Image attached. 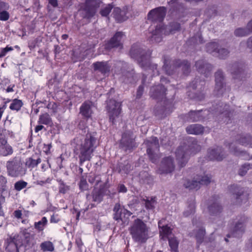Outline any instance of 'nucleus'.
<instances>
[{
  "mask_svg": "<svg viewBox=\"0 0 252 252\" xmlns=\"http://www.w3.org/2000/svg\"><path fill=\"white\" fill-rule=\"evenodd\" d=\"M82 124H79L80 129H82V132L87 131L84 140H81L79 137L74 138V142L76 143L75 150L79 151V164L82 166L86 161H90L93 156V153L98 145L97 133L96 132H89L88 127H81Z\"/></svg>",
  "mask_w": 252,
  "mask_h": 252,
  "instance_id": "f257e3e1",
  "label": "nucleus"
},
{
  "mask_svg": "<svg viewBox=\"0 0 252 252\" xmlns=\"http://www.w3.org/2000/svg\"><path fill=\"white\" fill-rule=\"evenodd\" d=\"M129 54L130 57L136 60L140 66L145 70H151L154 75H158L159 71L157 69V64H152L150 61V54L138 45L132 46Z\"/></svg>",
  "mask_w": 252,
  "mask_h": 252,
  "instance_id": "f03ea898",
  "label": "nucleus"
},
{
  "mask_svg": "<svg viewBox=\"0 0 252 252\" xmlns=\"http://www.w3.org/2000/svg\"><path fill=\"white\" fill-rule=\"evenodd\" d=\"M201 149V146L197 140L194 138H189L187 143L179 146L176 150L175 154L176 159L181 167H184L187 163L189 157L195 154Z\"/></svg>",
  "mask_w": 252,
  "mask_h": 252,
  "instance_id": "7ed1b4c3",
  "label": "nucleus"
},
{
  "mask_svg": "<svg viewBox=\"0 0 252 252\" xmlns=\"http://www.w3.org/2000/svg\"><path fill=\"white\" fill-rule=\"evenodd\" d=\"M149 228L141 219L133 220L129 228V231L133 240L137 243H145L148 238Z\"/></svg>",
  "mask_w": 252,
  "mask_h": 252,
  "instance_id": "20e7f679",
  "label": "nucleus"
},
{
  "mask_svg": "<svg viewBox=\"0 0 252 252\" xmlns=\"http://www.w3.org/2000/svg\"><path fill=\"white\" fill-rule=\"evenodd\" d=\"M166 88L162 84L153 86L150 91V95L153 99L156 100L158 102H163L165 105L161 110L158 108V106H156L155 108V114L160 116L161 117L166 115V107L169 102L166 98Z\"/></svg>",
  "mask_w": 252,
  "mask_h": 252,
  "instance_id": "39448f33",
  "label": "nucleus"
},
{
  "mask_svg": "<svg viewBox=\"0 0 252 252\" xmlns=\"http://www.w3.org/2000/svg\"><path fill=\"white\" fill-rule=\"evenodd\" d=\"M177 67L181 68L185 74H188L190 71V64L186 60H180L171 61L169 58L164 57L163 70L168 75L172 74Z\"/></svg>",
  "mask_w": 252,
  "mask_h": 252,
  "instance_id": "423d86ee",
  "label": "nucleus"
},
{
  "mask_svg": "<svg viewBox=\"0 0 252 252\" xmlns=\"http://www.w3.org/2000/svg\"><path fill=\"white\" fill-rule=\"evenodd\" d=\"M8 175L13 177L23 176L27 171V168L19 157H15L6 162Z\"/></svg>",
  "mask_w": 252,
  "mask_h": 252,
  "instance_id": "0eeeda50",
  "label": "nucleus"
},
{
  "mask_svg": "<svg viewBox=\"0 0 252 252\" xmlns=\"http://www.w3.org/2000/svg\"><path fill=\"white\" fill-rule=\"evenodd\" d=\"M143 144L146 146L147 153L150 160L153 163H157L159 158L158 153L159 148L158 138L156 137H151L146 139Z\"/></svg>",
  "mask_w": 252,
  "mask_h": 252,
  "instance_id": "6e6552de",
  "label": "nucleus"
},
{
  "mask_svg": "<svg viewBox=\"0 0 252 252\" xmlns=\"http://www.w3.org/2000/svg\"><path fill=\"white\" fill-rule=\"evenodd\" d=\"M113 219L118 222H121L124 225L127 224L129 221V218L132 213L125 209L124 206H121L119 203H116L113 209Z\"/></svg>",
  "mask_w": 252,
  "mask_h": 252,
  "instance_id": "1a4fd4ad",
  "label": "nucleus"
},
{
  "mask_svg": "<svg viewBox=\"0 0 252 252\" xmlns=\"http://www.w3.org/2000/svg\"><path fill=\"white\" fill-rule=\"evenodd\" d=\"M125 35L122 32H117L105 44L104 48L108 51H111L123 48V42Z\"/></svg>",
  "mask_w": 252,
  "mask_h": 252,
  "instance_id": "9d476101",
  "label": "nucleus"
},
{
  "mask_svg": "<svg viewBox=\"0 0 252 252\" xmlns=\"http://www.w3.org/2000/svg\"><path fill=\"white\" fill-rule=\"evenodd\" d=\"M121 103L114 99H110L107 101V109L109 113L110 121L115 123L116 119L119 117L121 112Z\"/></svg>",
  "mask_w": 252,
  "mask_h": 252,
  "instance_id": "9b49d317",
  "label": "nucleus"
},
{
  "mask_svg": "<svg viewBox=\"0 0 252 252\" xmlns=\"http://www.w3.org/2000/svg\"><path fill=\"white\" fill-rule=\"evenodd\" d=\"M175 165L174 159L171 156L163 158L160 162L158 170L159 174H167L173 172L175 169Z\"/></svg>",
  "mask_w": 252,
  "mask_h": 252,
  "instance_id": "f8f14e48",
  "label": "nucleus"
},
{
  "mask_svg": "<svg viewBox=\"0 0 252 252\" xmlns=\"http://www.w3.org/2000/svg\"><path fill=\"white\" fill-rule=\"evenodd\" d=\"M135 146V136L132 132L126 131L124 132L120 142L121 148L127 151L132 150Z\"/></svg>",
  "mask_w": 252,
  "mask_h": 252,
  "instance_id": "ddd939ff",
  "label": "nucleus"
},
{
  "mask_svg": "<svg viewBox=\"0 0 252 252\" xmlns=\"http://www.w3.org/2000/svg\"><path fill=\"white\" fill-rule=\"evenodd\" d=\"M246 219L244 217L241 218L239 220L235 222L234 225L231 229L230 233L227 235V237L240 238L245 231Z\"/></svg>",
  "mask_w": 252,
  "mask_h": 252,
  "instance_id": "4468645a",
  "label": "nucleus"
},
{
  "mask_svg": "<svg viewBox=\"0 0 252 252\" xmlns=\"http://www.w3.org/2000/svg\"><path fill=\"white\" fill-rule=\"evenodd\" d=\"M228 70L233 75L235 79H242L245 75L244 65L242 63L235 62L228 66Z\"/></svg>",
  "mask_w": 252,
  "mask_h": 252,
  "instance_id": "2eb2a0df",
  "label": "nucleus"
},
{
  "mask_svg": "<svg viewBox=\"0 0 252 252\" xmlns=\"http://www.w3.org/2000/svg\"><path fill=\"white\" fill-rule=\"evenodd\" d=\"M166 14V8L159 7L151 10L148 14V19L152 22L161 23Z\"/></svg>",
  "mask_w": 252,
  "mask_h": 252,
  "instance_id": "dca6fc26",
  "label": "nucleus"
},
{
  "mask_svg": "<svg viewBox=\"0 0 252 252\" xmlns=\"http://www.w3.org/2000/svg\"><path fill=\"white\" fill-rule=\"evenodd\" d=\"M209 110H198L190 111L188 114L185 115L184 119L187 122L199 121L205 118L206 116L208 115Z\"/></svg>",
  "mask_w": 252,
  "mask_h": 252,
  "instance_id": "f3484780",
  "label": "nucleus"
},
{
  "mask_svg": "<svg viewBox=\"0 0 252 252\" xmlns=\"http://www.w3.org/2000/svg\"><path fill=\"white\" fill-rule=\"evenodd\" d=\"M19 244L25 247L30 245L33 239V235L31 234L28 229H22L19 234L15 235Z\"/></svg>",
  "mask_w": 252,
  "mask_h": 252,
  "instance_id": "a211bd4d",
  "label": "nucleus"
},
{
  "mask_svg": "<svg viewBox=\"0 0 252 252\" xmlns=\"http://www.w3.org/2000/svg\"><path fill=\"white\" fill-rule=\"evenodd\" d=\"M223 149L221 147L209 148L207 151V158L210 160L220 161L225 158Z\"/></svg>",
  "mask_w": 252,
  "mask_h": 252,
  "instance_id": "6ab92c4d",
  "label": "nucleus"
},
{
  "mask_svg": "<svg viewBox=\"0 0 252 252\" xmlns=\"http://www.w3.org/2000/svg\"><path fill=\"white\" fill-rule=\"evenodd\" d=\"M229 106L226 104L222 102H218L215 104H213L211 111L215 114H220L223 115L226 118H230L232 116L231 111L229 109Z\"/></svg>",
  "mask_w": 252,
  "mask_h": 252,
  "instance_id": "aec40b11",
  "label": "nucleus"
},
{
  "mask_svg": "<svg viewBox=\"0 0 252 252\" xmlns=\"http://www.w3.org/2000/svg\"><path fill=\"white\" fill-rule=\"evenodd\" d=\"M208 209L211 216H217L222 211V207L217 196H214L210 200Z\"/></svg>",
  "mask_w": 252,
  "mask_h": 252,
  "instance_id": "412c9836",
  "label": "nucleus"
},
{
  "mask_svg": "<svg viewBox=\"0 0 252 252\" xmlns=\"http://www.w3.org/2000/svg\"><path fill=\"white\" fill-rule=\"evenodd\" d=\"M195 65L197 71L206 77L210 76L213 69V66L204 60H198L195 63Z\"/></svg>",
  "mask_w": 252,
  "mask_h": 252,
  "instance_id": "4be33fe9",
  "label": "nucleus"
},
{
  "mask_svg": "<svg viewBox=\"0 0 252 252\" xmlns=\"http://www.w3.org/2000/svg\"><path fill=\"white\" fill-rule=\"evenodd\" d=\"M164 29L161 23L157 25L155 30L150 33L148 36V39L152 43L160 42L162 39V35L164 34Z\"/></svg>",
  "mask_w": 252,
  "mask_h": 252,
  "instance_id": "5701e85b",
  "label": "nucleus"
},
{
  "mask_svg": "<svg viewBox=\"0 0 252 252\" xmlns=\"http://www.w3.org/2000/svg\"><path fill=\"white\" fill-rule=\"evenodd\" d=\"M92 65L94 71H98L103 75L109 73L111 69V65L108 62H96L93 63Z\"/></svg>",
  "mask_w": 252,
  "mask_h": 252,
  "instance_id": "b1692460",
  "label": "nucleus"
},
{
  "mask_svg": "<svg viewBox=\"0 0 252 252\" xmlns=\"http://www.w3.org/2000/svg\"><path fill=\"white\" fill-rule=\"evenodd\" d=\"M22 246L19 244V241L16 239L14 236L7 239L6 250L8 252H19V248Z\"/></svg>",
  "mask_w": 252,
  "mask_h": 252,
  "instance_id": "393cba45",
  "label": "nucleus"
},
{
  "mask_svg": "<svg viewBox=\"0 0 252 252\" xmlns=\"http://www.w3.org/2000/svg\"><path fill=\"white\" fill-rule=\"evenodd\" d=\"M121 79L126 84H130L136 82L138 80V78L137 75L135 74L134 71L132 69L130 71L123 72Z\"/></svg>",
  "mask_w": 252,
  "mask_h": 252,
  "instance_id": "a878e982",
  "label": "nucleus"
},
{
  "mask_svg": "<svg viewBox=\"0 0 252 252\" xmlns=\"http://www.w3.org/2000/svg\"><path fill=\"white\" fill-rule=\"evenodd\" d=\"M112 14L116 20L119 23L123 22L128 18V16L126 15V10H121L119 7H115L114 8Z\"/></svg>",
  "mask_w": 252,
  "mask_h": 252,
  "instance_id": "bb28decb",
  "label": "nucleus"
},
{
  "mask_svg": "<svg viewBox=\"0 0 252 252\" xmlns=\"http://www.w3.org/2000/svg\"><path fill=\"white\" fill-rule=\"evenodd\" d=\"M186 131L188 134L199 135L202 134L204 130V127L200 124H192L188 126Z\"/></svg>",
  "mask_w": 252,
  "mask_h": 252,
  "instance_id": "cd10ccee",
  "label": "nucleus"
},
{
  "mask_svg": "<svg viewBox=\"0 0 252 252\" xmlns=\"http://www.w3.org/2000/svg\"><path fill=\"white\" fill-rule=\"evenodd\" d=\"M92 103L89 101L84 102L80 108V113L85 118L91 117L92 110L91 108Z\"/></svg>",
  "mask_w": 252,
  "mask_h": 252,
  "instance_id": "c85d7f7f",
  "label": "nucleus"
},
{
  "mask_svg": "<svg viewBox=\"0 0 252 252\" xmlns=\"http://www.w3.org/2000/svg\"><path fill=\"white\" fill-rule=\"evenodd\" d=\"M163 29H164V35L173 34L180 30V25L177 22H172L165 27L163 26Z\"/></svg>",
  "mask_w": 252,
  "mask_h": 252,
  "instance_id": "c756f323",
  "label": "nucleus"
},
{
  "mask_svg": "<svg viewBox=\"0 0 252 252\" xmlns=\"http://www.w3.org/2000/svg\"><path fill=\"white\" fill-rule=\"evenodd\" d=\"M229 88L226 86V83L215 84L214 90V95L217 96H222Z\"/></svg>",
  "mask_w": 252,
  "mask_h": 252,
  "instance_id": "7c9ffc66",
  "label": "nucleus"
},
{
  "mask_svg": "<svg viewBox=\"0 0 252 252\" xmlns=\"http://www.w3.org/2000/svg\"><path fill=\"white\" fill-rule=\"evenodd\" d=\"M184 186L189 190H197L200 188L197 177H194L192 180H186L184 183Z\"/></svg>",
  "mask_w": 252,
  "mask_h": 252,
  "instance_id": "2f4dec72",
  "label": "nucleus"
},
{
  "mask_svg": "<svg viewBox=\"0 0 252 252\" xmlns=\"http://www.w3.org/2000/svg\"><path fill=\"white\" fill-rule=\"evenodd\" d=\"M161 222L159 221L158 223V227L159 229L160 236H161V239L165 240V238H168V236L171 234L172 229L167 225L161 226Z\"/></svg>",
  "mask_w": 252,
  "mask_h": 252,
  "instance_id": "473e14b6",
  "label": "nucleus"
},
{
  "mask_svg": "<svg viewBox=\"0 0 252 252\" xmlns=\"http://www.w3.org/2000/svg\"><path fill=\"white\" fill-rule=\"evenodd\" d=\"M79 14L83 18L90 19L95 13V10L92 8L84 7L79 11Z\"/></svg>",
  "mask_w": 252,
  "mask_h": 252,
  "instance_id": "72a5a7b5",
  "label": "nucleus"
},
{
  "mask_svg": "<svg viewBox=\"0 0 252 252\" xmlns=\"http://www.w3.org/2000/svg\"><path fill=\"white\" fill-rule=\"evenodd\" d=\"M119 173L121 174H128L131 170V165L127 161L120 163L117 167Z\"/></svg>",
  "mask_w": 252,
  "mask_h": 252,
  "instance_id": "f704fd0d",
  "label": "nucleus"
},
{
  "mask_svg": "<svg viewBox=\"0 0 252 252\" xmlns=\"http://www.w3.org/2000/svg\"><path fill=\"white\" fill-rule=\"evenodd\" d=\"M219 47H220V45L218 43L212 42L206 44V50L208 53L212 54L214 56H215Z\"/></svg>",
  "mask_w": 252,
  "mask_h": 252,
  "instance_id": "c9c22d12",
  "label": "nucleus"
},
{
  "mask_svg": "<svg viewBox=\"0 0 252 252\" xmlns=\"http://www.w3.org/2000/svg\"><path fill=\"white\" fill-rule=\"evenodd\" d=\"M215 84L225 83V74L222 69H218L214 74Z\"/></svg>",
  "mask_w": 252,
  "mask_h": 252,
  "instance_id": "e433bc0d",
  "label": "nucleus"
},
{
  "mask_svg": "<svg viewBox=\"0 0 252 252\" xmlns=\"http://www.w3.org/2000/svg\"><path fill=\"white\" fill-rule=\"evenodd\" d=\"M230 190L232 193L233 197L236 199V202L240 203L241 202V197L243 195L242 191L239 189L236 186L230 187Z\"/></svg>",
  "mask_w": 252,
  "mask_h": 252,
  "instance_id": "4c0bfd02",
  "label": "nucleus"
},
{
  "mask_svg": "<svg viewBox=\"0 0 252 252\" xmlns=\"http://www.w3.org/2000/svg\"><path fill=\"white\" fill-rule=\"evenodd\" d=\"M180 0H167V3L169 5L173 7L175 10L179 13L183 12L184 10L183 5L180 2Z\"/></svg>",
  "mask_w": 252,
  "mask_h": 252,
  "instance_id": "58836bf2",
  "label": "nucleus"
},
{
  "mask_svg": "<svg viewBox=\"0 0 252 252\" xmlns=\"http://www.w3.org/2000/svg\"><path fill=\"white\" fill-rule=\"evenodd\" d=\"M195 202L193 199H192L190 202H189L188 206L186 210L184 212V216L185 217H188L192 215L195 212Z\"/></svg>",
  "mask_w": 252,
  "mask_h": 252,
  "instance_id": "ea45409f",
  "label": "nucleus"
},
{
  "mask_svg": "<svg viewBox=\"0 0 252 252\" xmlns=\"http://www.w3.org/2000/svg\"><path fill=\"white\" fill-rule=\"evenodd\" d=\"M13 153L12 147L8 143L0 146V155L3 156H7Z\"/></svg>",
  "mask_w": 252,
  "mask_h": 252,
  "instance_id": "a19ab883",
  "label": "nucleus"
},
{
  "mask_svg": "<svg viewBox=\"0 0 252 252\" xmlns=\"http://www.w3.org/2000/svg\"><path fill=\"white\" fill-rule=\"evenodd\" d=\"M93 201L100 203L103 199V193L101 189L94 190L92 192Z\"/></svg>",
  "mask_w": 252,
  "mask_h": 252,
  "instance_id": "79ce46f5",
  "label": "nucleus"
},
{
  "mask_svg": "<svg viewBox=\"0 0 252 252\" xmlns=\"http://www.w3.org/2000/svg\"><path fill=\"white\" fill-rule=\"evenodd\" d=\"M41 250L43 252H53L54 250V246L53 244L50 241H44L40 245Z\"/></svg>",
  "mask_w": 252,
  "mask_h": 252,
  "instance_id": "37998d69",
  "label": "nucleus"
},
{
  "mask_svg": "<svg viewBox=\"0 0 252 252\" xmlns=\"http://www.w3.org/2000/svg\"><path fill=\"white\" fill-rule=\"evenodd\" d=\"M229 54V51L228 49L221 47L220 46L218 51L215 55L216 57H218L220 59H225L228 57Z\"/></svg>",
  "mask_w": 252,
  "mask_h": 252,
  "instance_id": "c03bdc74",
  "label": "nucleus"
},
{
  "mask_svg": "<svg viewBox=\"0 0 252 252\" xmlns=\"http://www.w3.org/2000/svg\"><path fill=\"white\" fill-rule=\"evenodd\" d=\"M236 142L244 146L251 145L252 144V136L250 135L242 136L236 140Z\"/></svg>",
  "mask_w": 252,
  "mask_h": 252,
  "instance_id": "a18cd8bd",
  "label": "nucleus"
},
{
  "mask_svg": "<svg viewBox=\"0 0 252 252\" xmlns=\"http://www.w3.org/2000/svg\"><path fill=\"white\" fill-rule=\"evenodd\" d=\"M41 162V159L38 158L36 159H33L32 158H29L26 159L25 164V167L33 168L36 166L39 163Z\"/></svg>",
  "mask_w": 252,
  "mask_h": 252,
  "instance_id": "49530a36",
  "label": "nucleus"
},
{
  "mask_svg": "<svg viewBox=\"0 0 252 252\" xmlns=\"http://www.w3.org/2000/svg\"><path fill=\"white\" fill-rule=\"evenodd\" d=\"M205 231L203 228L198 230L196 234V239L198 244H201L204 242H207V238H205Z\"/></svg>",
  "mask_w": 252,
  "mask_h": 252,
  "instance_id": "de8ad7c7",
  "label": "nucleus"
},
{
  "mask_svg": "<svg viewBox=\"0 0 252 252\" xmlns=\"http://www.w3.org/2000/svg\"><path fill=\"white\" fill-rule=\"evenodd\" d=\"M200 186L201 185H207L210 183L211 181V176L207 174L204 176H197Z\"/></svg>",
  "mask_w": 252,
  "mask_h": 252,
  "instance_id": "09e8293b",
  "label": "nucleus"
},
{
  "mask_svg": "<svg viewBox=\"0 0 252 252\" xmlns=\"http://www.w3.org/2000/svg\"><path fill=\"white\" fill-rule=\"evenodd\" d=\"M57 181L59 183V192L60 193L65 194L69 190V186L66 185L62 179H58Z\"/></svg>",
  "mask_w": 252,
  "mask_h": 252,
  "instance_id": "8fccbe9b",
  "label": "nucleus"
},
{
  "mask_svg": "<svg viewBox=\"0 0 252 252\" xmlns=\"http://www.w3.org/2000/svg\"><path fill=\"white\" fill-rule=\"evenodd\" d=\"M145 202V207L148 210H153L155 208V205L156 204L155 198L151 197L146 199H143Z\"/></svg>",
  "mask_w": 252,
  "mask_h": 252,
  "instance_id": "3c124183",
  "label": "nucleus"
},
{
  "mask_svg": "<svg viewBox=\"0 0 252 252\" xmlns=\"http://www.w3.org/2000/svg\"><path fill=\"white\" fill-rule=\"evenodd\" d=\"M47 220L45 217H44L41 219V220L34 223V228L38 231H42L43 230L44 227L47 224Z\"/></svg>",
  "mask_w": 252,
  "mask_h": 252,
  "instance_id": "603ef678",
  "label": "nucleus"
},
{
  "mask_svg": "<svg viewBox=\"0 0 252 252\" xmlns=\"http://www.w3.org/2000/svg\"><path fill=\"white\" fill-rule=\"evenodd\" d=\"M22 100L18 99H14L12 100L10 105V109L12 110L19 111L23 106Z\"/></svg>",
  "mask_w": 252,
  "mask_h": 252,
  "instance_id": "864d4df0",
  "label": "nucleus"
},
{
  "mask_svg": "<svg viewBox=\"0 0 252 252\" xmlns=\"http://www.w3.org/2000/svg\"><path fill=\"white\" fill-rule=\"evenodd\" d=\"M139 175L140 180L144 183L149 184L152 180V178L146 171H143L140 172Z\"/></svg>",
  "mask_w": 252,
  "mask_h": 252,
  "instance_id": "5fc2aeb1",
  "label": "nucleus"
},
{
  "mask_svg": "<svg viewBox=\"0 0 252 252\" xmlns=\"http://www.w3.org/2000/svg\"><path fill=\"white\" fill-rule=\"evenodd\" d=\"M169 245L172 252H178L179 242L176 238H168Z\"/></svg>",
  "mask_w": 252,
  "mask_h": 252,
  "instance_id": "6e6d98bb",
  "label": "nucleus"
},
{
  "mask_svg": "<svg viewBox=\"0 0 252 252\" xmlns=\"http://www.w3.org/2000/svg\"><path fill=\"white\" fill-rule=\"evenodd\" d=\"M252 168V164L246 162L242 165L239 170V174L240 176H244L247 173L248 171Z\"/></svg>",
  "mask_w": 252,
  "mask_h": 252,
  "instance_id": "4d7b16f0",
  "label": "nucleus"
},
{
  "mask_svg": "<svg viewBox=\"0 0 252 252\" xmlns=\"http://www.w3.org/2000/svg\"><path fill=\"white\" fill-rule=\"evenodd\" d=\"M234 34L236 36L242 37L247 36L250 34V32H248L247 28H239L235 30Z\"/></svg>",
  "mask_w": 252,
  "mask_h": 252,
  "instance_id": "13d9d810",
  "label": "nucleus"
},
{
  "mask_svg": "<svg viewBox=\"0 0 252 252\" xmlns=\"http://www.w3.org/2000/svg\"><path fill=\"white\" fill-rule=\"evenodd\" d=\"M51 122V119L47 113L40 116L38 123L44 125H49Z\"/></svg>",
  "mask_w": 252,
  "mask_h": 252,
  "instance_id": "bf43d9fd",
  "label": "nucleus"
},
{
  "mask_svg": "<svg viewBox=\"0 0 252 252\" xmlns=\"http://www.w3.org/2000/svg\"><path fill=\"white\" fill-rule=\"evenodd\" d=\"M114 5L112 3L106 5L105 7H102L100 11V13L102 16L107 17L110 13Z\"/></svg>",
  "mask_w": 252,
  "mask_h": 252,
  "instance_id": "052dcab7",
  "label": "nucleus"
},
{
  "mask_svg": "<svg viewBox=\"0 0 252 252\" xmlns=\"http://www.w3.org/2000/svg\"><path fill=\"white\" fill-rule=\"evenodd\" d=\"M217 13V8L214 6L208 8L205 11L206 15L210 18L216 16Z\"/></svg>",
  "mask_w": 252,
  "mask_h": 252,
  "instance_id": "680f3d73",
  "label": "nucleus"
},
{
  "mask_svg": "<svg viewBox=\"0 0 252 252\" xmlns=\"http://www.w3.org/2000/svg\"><path fill=\"white\" fill-rule=\"evenodd\" d=\"M7 179L2 175H0V192L3 193L6 189Z\"/></svg>",
  "mask_w": 252,
  "mask_h": 252,
  "instance_id": "e2e57ef3",
  "label": "nucleus"
},
{
  "mask_svg": "<svg viewBox=\"0 0 252 252\" xmlns=\"http://www.w3.org/2000/svg\"><path fill=\"white\" fill-rule=\"evenodd\" d=\"M27 184L26 182L23 180L17 181L14 184V189L17 191H20L26 188Z\"/></svg>",
  "mask_w": 252,
  "mask_h": 252,
  "instance_id": "0e129e2a",
  "label": "nucleus"
},
{
  "mask_svg": "<svg viewBox=\"0 0 252 252\" xmlns=\"http://www.w3.org/2000/svg\"><path fill=\"white\" fill-rule=\"evenodd\" d=\"M97 6V0H86L85 7L92 8L95 10Z\"/></svg>",
  "mask_w": 252,
  "mask_h": 252,
  "instance_id": "69168bd1",
  "label": "nucleus"
},
{
  "mask_svg": "<svg viewBox=\"0 0 252 252\" xmlns=\"http://www.w3.org/2000/svg\"><path fill=\"white\" fill-rule=\"evenodd\" d=\"M6 143H7V142L5 138V135L3 133V130L0 129V146H3L4 144Z\"/></svg>",
  "mask_w": 252,
  "mask_h": 252,
  "instance_id": "338daca9",
  "label": "nucleus"
},
{
  "mask_svg": "<svg viewBox=\"0 0 252 252\" xmlns=\"http://www.w3.org/2000/svg\"><path fill=\"white\" fill-rule=\"evenodd\" d=\"M88 181L92 184L96 182L95 185H97L99 182V178L94 175L89 176L88 177Z\"/></svg>",
  "mask_w": 252,
  "mask_h": 252,
  "instance_id": "774afa93",
  "label": "nucleus"
}]
</instances>
